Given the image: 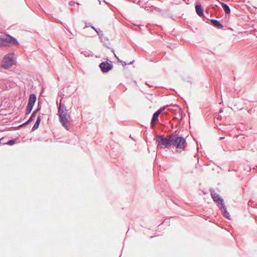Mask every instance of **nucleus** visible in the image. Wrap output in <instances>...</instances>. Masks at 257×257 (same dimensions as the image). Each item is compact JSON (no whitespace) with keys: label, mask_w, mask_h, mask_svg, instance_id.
<instances>
[{"label":"nucleus","mask_w":257,"mask_h":257,"mask_svg":"<svg viewBox=\"0 0 257 257\" xmlns=\"http://www.w3.org/2000/svg\"><path fill=\"white\" fill-rule=\"evenodd\" d=\"M33 107V106L28 104V105L27 106L26 110V114H29L31 112V111H32Z\"/></svg>","instance_id":"nucleus-16"},{"label":"nucleus","mask_w":257,"mask_h":257,"mask_svg":"<svg viewBox=\"0 0 257 257\" xmlns=\"http://www.w3.org/2000/svg\"><path fill=\"white\" fill-rule=\"evenodd\" d=\"M171 142L172 146L176 148L177 152H181L184 150L187 145L186 140L184 138L178 136L176 135H171Z\"/></svg>","instance_id":"nucleus-1"},{"label":"nucleus","mask_w":257,"mask_h":257,"mask_svg":"<svg viewBox=\"0 0 257 257\" xmlns=\"http://www.w3.org/2000/svg\"><path fill=\"white\" fill-rule=\"evenodd\" d=\"M17 43L16 40L10 36H0V47L7 46Z\"/></svg>","instance_id":"nucleus-5"},{"label":"nucleus","mask_w":257,"mask_h":257,"mask_svg":"<svg viewBox=\"0 0 257 257\" xmlns=\"http://www.w3.org/2000/svg\"><path fill=\"white\" fill-rule=\"evenodd\" d=\"M58 115L59 116L60 121L62 123L63 126L66 128L67 130H69L70 116L66 110L61 108V104L59 107Z\"/></svg>","instance_id":"nucleus-2"},{"label":"nucleus","mask_w":257,"mask_h":257,"mask_svg":"<svg viewBox=\"0 0 257 257\" xmlns=\"http://www.w3.org/2000/svg\"><path fill=\"white\" fill-rule=\"evenodd\" d=\"M3 139V138L0 139V145H2L3 144L2 142V141Z\"/></svg>","instance_id":"nucleus-18"},{"label":"nucleus","mask_w":257,"mask_h":257,"mask_svg":"<svg viewBox=\"0 0 257 257\" xmlns=\"http://www.w3.org/2000/svg\"><path fill=\"white\" fill-rule=\"evenodd\" d=\"M223 208L222 212L224 216L227 218L229 219H230V216L229 215V213L227 211L226 208H225V205L222 206Z\"/></svg>","instance_id":"nucleus-14"},{"label":"nucleus","mask_w":257,"mask_h":257,"mask_svg":"<svg viewBox=\"0 0 257 257\" xmlns=\"http://www.w3.org/2000/svg\"><path fill=\"white\" fill-rule=\"evenodd\" d=\"M211 22L214 26L217 27L219 28H222L223 25L220 23L216 20H211Z\"/></svg>","instance_id":"nucleus-13"},{"label":"nucleus","mask_w":257,"mask_h":257,"mask_svg":"<svg viewBox=\"0 0 257 257\" xmlns=\"http://www.w3.org/2000/svg\"><path fill=\"white\" fill-rule=\"evenodd\" d=\"M40 120H41L40 116H39L37 117V121L35 122V124L34 125V126L32 128L33 130H35L36 128H38L39 124H40Z\"/></svg>","instance_id":"nucleus-15"},{"label":"nucleus","mask_w":257,"mask_h":257,"mask_svg":"<svg viewBox=\"0 0 257 257\" xmlns=\"http://www.w3.org/2000/svg\"><path fill=\"white\" fill-rule=\"evenodd\" d=\"M211 194L214 201L218 203H220L222 206L224 205V204L223 202V200L221 198L218 194L214 192H211Z\"/></svg>","instance_id":"nucleus-7"},{"label":"nucleus","mask_w":257,"mask_h":257,"mask_svg":"<svg viewBox=\"0 0 257 257\" xmlns=\"http://www.w3.org/2000/svg\"><path fill=\"white\" fill-rule=\"evenodd\" d=\"M99 67L101 68L102 71L103 72H107L113 67L112 65L108 63L107 62H103L101 63Z\"/></svg>","instance_id":"nucleus-6"},{"label":"nucleus","mask_w":257,"mask_h":257,"mask_svg":"<svg viewBox=\"0 0 257 257\" xmlns=\"http://www.w3.org/2000/svg\"><path fill=\"white\" fill-rule=\"evenodd\" d=\"M36 100V95L34 94H32L30 95L28 105L34 106Z\"/></svg>","instance_id":"nucleus-9"},{"label":"nucleus","mask_w":257,"mask_h":257,"mask_svg":"<svg viewBox=\"0 0 257 257\" xmlns=\"http://www.w3.org/2000/svg\"><path fill=\"white\" fill-rule=\"evenodd\" d=\"M221 6L226 14H229L230 13L229 7L225 4L222 3Z\"/></svg>","instance_id":"nucleus-12"},{"label":"nucleus","mask_w":257,"mask_h":257,"mask_svg":"<svg viewBox=\"0 0 257 257\" xmlns=\"http://www.w3.org/2000/svg\"><path fill=\"white\" fill-rule=\"evenodd\" d=\"M14 144H15L14 140H10L6 143H4V144H7V145H11V146L13 145Z\"/></svg>","instance_id":"nucleus-17"},{"label":"nucleus","mask_w":257,"mask_h":257,"mask_svg":"<svg viewBox=\"0 0 257 257\" xmlns=\"http://www.w3.org/2000/svg\"><path fill=\"white\" fill-rule=\"evenodd\" d=\"M38 110V109H36L32 113L31 116L30 117V118L29 119V120L25 123H24V124H23L22 125H21V126H25L27 124H28L30 122H31V121H32L36 117V113L37 112Z\"/></svg>","instance_id":"nucleus-10"},{"label":"nucleus","mask_w":257,"mask_h":257,"mask_svg":"<svg viewBox=\"0 0 257 257\" xmlns=\"http://www.w3.org/2000/svg\"><path fill=\"white\" fill-rule=\"evenodd\" d=\"M156 142L158 147L161 149L168 148L172 146L171 135L167 137L162 136H158L156 138Z\"/></svg>","instance_id":"nucleus-3"},{"label":"nucleus","mask_w":257,"mask_h":257,"mask_svg":"<svg viewBox=\"0 0 257 257\" xmlns=\"http://www.w3.org/2000/svg\"><path fill=\"white\" fill-rule=\"evenodd\" d=\"M195 10L197 14L199 16H202L203 15V10L200 5H196L195 6Z\"/></svg>","instance_id":"nucleus-11"},{"label":"nucleus","mask_w":257,"mask_h":257,"mask_svg":"<svg viewBox=\"0 0 257 257\" xmlns=\"http://www.w3.org/2000/svg\"><path fill=\"white\" fill-rule=\"evenodd\" d=\"M14 56V53H10L4 57L2 62V67L3 68H9L14 64L15 60Z\"/></svg>","instance_id":"nucleus-4"},{"label":"nucleus","mask_w":257,"mask_h":257,"mask_svg":"<svg viewBox=\"0 0 257 257\" xmlns=\"http://www.w3.org/2000/svg\"><path fill=\"white\" fill-rule=\"evenodd\" d=\"M162 111L163 110L162 109H160L154 114L151 121V125L152 127H154L155 126V121L158 119V117L160 113L162 112Z\"/></svg>","instance_id":"nucleus-8"}]
</instances>
